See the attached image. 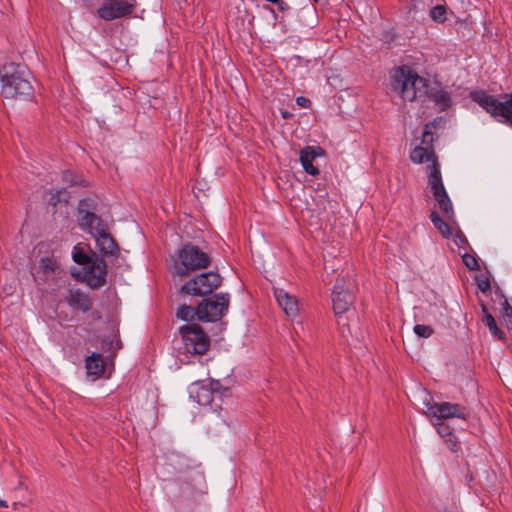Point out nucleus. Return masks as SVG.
Segmentation results:
<instances>
[{
	"label": "nucleus",
	"instance_id": "33",
	"mask_svg": "<svg viewBox=\"0 0 512 512\" xmlns=\"http://www.w3.org/2000/svg\"><path fill=\"white\" fill-rule=\"evenodd\" d=\"M502 308L504 316L512 319V307L508 303L507 299L503 300Z\"/></svg>",
	"mask_w": 512,
	"mask_h": 512
},
{
	"label": "nucleus",
	"instance_id": "32",
	"mask_svg": "<svg viewBox=\"0 0 512 512\" xmlns=\"http://www.w3.org/2000/svg\"><path fill=\"white\" fill-rule=\"evenodd\" d=\"M68 193L66 190H58L52 197L50 198L49 202L53 206H55L58 202L64 200L67 202Z\"/></svg>",
	"mask_w": 512,
	"mask_h": 512
},
{
	"label": "nucleus",
	"instance_id": "26",
	"mask_svg": "<svg viewBox=\"0 0 512 512\" xmlns=\"http://www.w3.org/2000/svg\"><path fill=\"white\" fill-rule=\"evenodd\" d=\"M452 236L453 242L459 249H466L468 246V240L458 226L454 228Z\"/></svg>",
	"mask_w": 512,
	"mask_h": 512
},
{
	"label": "nucleus",
	"instance_id": "1",
	"mask_svg": "<svg viewBox=\"0 0 512 512\" xmlns=\"http://www.w3.org/2000/svg\"><path fill=\"white\" fill-rule=\"evenodd\" d=\"M434 123H427L423 129L421 145L416 146L410 153V159L415 164H422L430 161L428 166V185L433 194L438 208L446 215L453 214V205L442 181L440 164L432 147L434 141Z\"/></svg>",
	"mask_w": 512,
	"mask_h": 512
},
{
	"label": "nucleus",
	"instance_id": "21",
	"mask_svg": "<svg viewBox=\"0 0 512 512\" xmlns=\"http://www.w3.org/2000/svg\"><path fill=\"white\" fill-rule=\"evenodd\" d=\"M104 367V360L100 354H92L86 358V371L88 376H92L93 379L102 376Z\"/></svg>",
	"mask_w": 512,
	"mask_h": 512
},
{
	"label": "nucleus",
	"instance_id": "19",
	"mask_svg": "<svg viewBox=\"0 0 512 512\" xmlns=\"http://www.w3.org/2000/svg\"><path fill=\"white\" fill-rule=\"evenodd\" d=\"M441 212L449 221H452L451 224L444 221L436 211L430 213V220L444 238H449L453 235L454 228L457 226L454 221V213L446 215L442 210Z\"/></svg>",
	"mask_w": 512,
	"mask_h": 512
},
{
	"label": "nucleus",
	"instance_id": "24",
	"mask_svg": "<svg viewBox=\"0 0 512 512\" xmlns=\"http://www.w3.org/2000/svg\"><path fill=\"white\" fill-rule=\"evenodd\" d=\"M176 316L177 318L184 321L192 320L194 319L195 316H197L196 308H193L192 306L189 305H182L181 307L178 308Z\"/></svg>",
	"mask_w": 512,
	"mask_h": 512
},
{
	"label": "nucleus",
	"instance_id": "35",
	"mask_svg": "<svg viewBox=\"0 0 512 512\" xmlns=\"http://www.w3.org/2000/svg\"><path fill=\"white\" fill-rule=\"evenodd\" d=\"M477 286L482 292L488 291L491 287L488 279L479 280Z\"/></svg>",
	"mask_w": 512,
	"mask_h": 512
},
{
	"label": "nucleus",
	"instance_id": "6",
	"mask_svg": "<svg viewBox=\"0 0 512 512\" xmlns=\"http://www.w3.org/2000/svg\"><path fill=\"white\" fill-rule=\"evenodd\" d=\"M183 351L190 355H203L210 346V339L204 330L197 324H188L180 328Z\"/></svg>",
	"mask_w": 512,
	"mask_h": 512
},
{
	"label": "nucleus",
	"instance_id": "17",
	"mask_svg": "<svg viewBox=\"0 0 512 512\" xmlns=\"http://www.w3.org/2000/svg\"><path fill=\"white\" fill-rule=\"evenodd\" d=\"M96 241V245L99 251L105 256L117 257L119 254V247L115 242L114 238L108 232V229L105 228L103 231L96 234L94 237Z\"/></svg>",
	"mask_w": 512,
	"mask_h": 512
},
{
	"label": "nucleus",
	"instance_id": "18",
	"mask_svg": "<svg viewBox=\"0 0 512 512\" xmlns=\"http://www.w3.org/2000/svg\"><path fill=\"white\" fill-rule=\"evenodd\" d=\"M67 304L74 310L81 312H88L92 308V301L90 297L79 289L69 290L66 298Z\"/></svg>",
	"mask_w": 512,
	"mask_h": 512
},
{
	"label": "nucleus",
	"instance_id": "3",
	"mask_svg": "<svg viewBox=\"0 0 512 512\" xmlns=\"http://www.w3.org/2000/svg\"><path fill=\"white\" fill-rule=\"evenodd\" d=\"M211 264L210 255L192 243L184 244L172 257V274L181 278L198 270L206 269Z\"/></svg>",
	"mask_w": 512,
	"mask_h": 512
},
{
	"label": "nucleus",
	"instance_id": "14",
	"mask_svg": "<svg viewBox=\"0 0 512 512\" xmlns=\"http://www.w3.org/2000/svg\"><path fill=\"white\" fill-rule=\"evenodd\" d=\"M274 296L287 317L294 319L298 316L300 308L296 296L281 288H274Z\"/></svg>",
	"mask_w": 512,
	"mask_h": 512
},
{
	"label": "nucleus",
	"instance_id": "7",
	"mask_svg": "<svg viewBox=\"0 0 512 512\" xmlns=\"http://www.w3.org/2000/svg\"><path fill=\"white\" fill-rule=\"evenodd\" d=\"M229 303L230 295L228 293L214 294L198 304L196 307L197 317L204 322H216L228 311Z\"/></svg>",
	"mask_w": 512,
	"mask_h": 512
},
{
	"label": "nucleus",
	"instance_id": "20",
	"mask_svg": "<svg viewBox=\"0 0 512 512\" xmlns=\"http://www.w3.org/2000/svg\"><path fill=\"white\" fill-rule=\"evenodd\" d=\"M195 399L201 406H210L213 411L221 409V406L216 403L218 400L215 394L208 387H200L196 392Z\"/></svg>",
	"mask_w": 512,
	"mask_h": 512
},
{
	"label": "nucleus",
	"instance_id": "5",
	"mask_svg": "<svg viewBox=\"0 0 512 512\" xmlns=\"http://www.w3.org/2000/svg\"><path fill=\"white\" fill-rule=\"evenodd\" d=\"M471 99L486 110L496 121L512 127V92L500 101L483 90L473 91Z\"/></svg>",
	"mask_w": 512,
	"mask_h": 512
},
{
	"label": "nucleus",
	"instance_id": "22",
	"mask_svg": "<svg viewBox=\"0 0 512 512\" xmlns=\"http://www.w3.org/2000/svg\"><path fill=\"white\" fill-rule=\"evenodd\" d=\"M482 321L489 328L491 334L498 340L505 338V333L497 326L495 318L489 313L486 305H481Z\"/></svg>",
	"mask_w": 512,
	"mask_h": 512
},
{
	"label": "nucleus",
	"instance_id": "23",
	"mask_svg": "<svg viewBox=\"0 0 512 512\" xmlns=\"http://www.w3.org/2000/svg\"><path fill=\"white\" fill-rule=\"evenodd\" d=\"M39 267L44 274L54 273L58 267L57 261L52 257H44L39 262Z\"/></svg>",
	"mask_w": 512,
	"mask_h": 512
},
{
	"label": "nucleus",
	"instance_id": "13",
	"mask_svg": "<svg viewBox=\"0 0 512 512\" xmlns=\"http://www.w3.org/2000/svg\"><path fill=\"white\" fill-rule=\"evenodd\" d=\"M424 97H427L430 101L442 111L448 109L452 104L451 95L448 91L443 89L440 84L434 83L430 85L429 81L426 82Z\"/></svg>",
	"mask_w": 512,
	"mask_h": 512
},
{
	"label": "nucleus",
	"instance_id": "15",
	"mask_svg": "<svg viewBox=\"0 0 512 512\" xmlns=\"http://www.w3.org/2000/svg\"><path fill=\"white\" fill-rule=\"evenodd\" d=\"M325 151L320 146H306L300 152V162L306 173L317 176L320 171L312 164L313 160L321 157Z\"/></svg>",
	"mask_w": 512,
	"mask_h": 512
},
{
	"label": "nucleus",
	"instance_id": "30",
	"mask_svg": "<svg viewBox=\"0 0 512 512\" xmlns=\"http://www.w3.org/2000/svg\"><path fill=\"white\" fill-rule=\"evenodd\" d=\"M462 260H463V263L465 264V266L469 270H478L479 269L478 261L475 256L466 252L462 255Z\"/></svg>",
	"mask_w": 512,
	"mask_h": 512
},
{
	"label": "nucleus",
	"instance_id": "25",
	"mask_svg": "<svg viewBox=\"0 0 512 512\" xmlns=\"http://www.w3.org/2000/svg\"><path fill=\"white\" fill-rule=\"evenodd\" d=\"M429 15L433 21L444 23L447 19L446 7L444 5H436L430 9Z\"/></svg>",
	"mask_w": 512,
	"mask_h": 512
},
{
	"label": "nucleus",
	"instance_id": "16",
	"mask_svg": "<svg viewBox=\"0 0 512 512\" xmlns=\"http://www.w3.org/2000/svg\"><path fill=\"white\" fill-rule=\"evenodd\" d=\"M107 267L102 259H96L86 273L87 283L92 288H99L106 282Z\"/></svg>",
	"mask_w": 512,
	"mask_h": 512
},
{
	"label": "nucleus",
	"instance_id": "4",
	"mask_svg": "<svg viewBox=\"0 0 512 512\" xmlns=\"http://www.w3.org/2000/svg\"><path fill=\"white\" fill-rule=\"evenodd\" d=\"M427 79L419 76L409 66L395 68L390 77L391 89L404 101L424 97Z\"/></svg>",
	"mask_w": 512,
	"mask_h": 512
},
{
	"label": "nucleus",
	"instance_id": "38",
	"mask_svg": "<svg viewBox=\"0 0 512 512\" xmlns=\"http://www.w3.org/2000/svg\"><path fill=\"white\" fill-rule=\"evenodd\" d=\"M276 5L281 11H285L289 8L288 4L284 0H281L279 3H276Z\"/></svg>",
	"mask_w": 512,
	"mask_h": 512
},
{
	"label": "nucleus",
	"instance_id": "41",
	"mask_svg": "<svg viewBox=\"0 0 512 512\" xmlns=\"http://www.w3.org/2000/svg\"><path fill=\"white\" fill-rule=\"evenodd\" d=\"M314 2H318L319 0H313Z\"/></svg>",
	"mask_w": 512,
	"mask_h": 512
},
{
	"label": "nucleus",
	"instance_id": "29",
	"mask_svg": "<svg viewBox=\"0 0 512 512\" xmlns=\"http://www.w3.org/2000/svg\"><path fill=\"white\" fill-rule=\"evenodd\" d=\"M413 331L421 338H429L434 333V329L431 326L424 324H416Z\"/></svg>",
	"mask_w": 512,
	"mask_h": 512
},
{
	"label": "nucleus",
	"instance_id": "2",
	"mask_svg": "<svg viewBox=\"0 0 512 512\" xmlns=\"http://www.w3.org/2000/svg\"><path fill=\"white\" fill-rule=\"evenodd\" d=\"M2 95L7 99H28L33 95L30 72L25 65L8 63L0 71Z\"/></svg>",
	"mask_w": 512,
	"mask_h": 512
},
{
	"label": "nucleus",
	"instance_id": "8",
	"mask_svg": "<svg viewBox=\"0 0 512 512\" xmlns=\"http://www.w3.org/2000/svg\"><path fill=\"white\" fill-rule=\"evenodd\" d=\"M221 276L216 272L201 273L186 281L180 288V292L191 296H205L211 294L221 285Z\"/></svg>",
	"mask_w": 512,
	"mask_h": 512
},
{
	"label": "nucleus",
	"instance_id": "10",
	"mask_svg": "<svg viewBox=\"0 0 512 512\" xmlns=\"http://www.w3.org/2000/svg\"><path fill=\"white\" fill-rule=\"evenodd\" d=\"M136 6V0H105L97 9V15L102 20L112 21L131 15Z\"/></svg>",
	"mask_w": 512,
	"mask_h": 512
},
{
	"label": "nucleus",
	"instance_id": "9",
	"mask_svg": "<svg viewBox=\"0 0 512 512\" xmlns=\"http://www.w3.org/2000/svg\"><path fill=\"white\" fill-rule=\"evenodd\" d=\"M94 203L90 199H82L78 204L80 214L79 226L82 230L90 233L93 237L107 228L102 219L94 213Z\"/></svg>",
	"mask_w": 512,
	"mask_h": 512
},
{
	"label": "nucleus",
	"instance_id": "12",
	"mask_svg": "<svg viewBox=\"0 0 512 512\" xmlns=\"http://www.w3.org/2000/svg\"><path fill=\"white\" fill-rule=\"evenodd\" d=\"M353 301V294L344 287V279L337 278L332 291V304L335 314L341 315L347 312Z\"/></svg>",
	"mask_w": 512,
	"mask_h": 512
},
{
	"label": "nucleus",
	"instance_id": "37",
	"mask_svg": "<svg viewBox=\"0 0 512 512\" xmlns=\"http://www.w3.org/2000/svg\"><path fill=\"white\" fill-rule=\"evenodd\" d=\"M63 177H64V180H65L66 182H69L71 185H76V184H78V183H77V181H75V180H73V179H72V174H71L70 172H68V171H66V172L64 173Z\"/></svg>",
	"mask_w": 512,
	"mask_h": 512
},
{
	"label": "nucleus",
	"instance_id": "34",
	"mask_svg": "<svg viewBox=\"0 0 512 512\" xmlns=\"http://www.w3.org/2000/svg\"><path fill=\"white\" fill-rule=\"evenodd\" d=\"M296 104L302 108H308L310 106V100L304 96L296 98Z\"/></svg>",
	"mask_w": 512,
	"mask_h": 512
},
{
	"label": "nucleus",
	"instance_id": "11",
	"mask_svg": "<svg viewBox=\"0 0 512 512\" xmlns=\"http://www.w3.org/2000/svg\"><path fill=\"white\" fill-rule=\"evenodd\" d=\"M427 415L438 420L451 418L467 420L470 416V411L467 407L458 403L439 402L428 406Z\"/></svg>",
	"mask_w": 512,
	"mask_h": 512
},
{
	"label": "nucleus",
	"instance_id": "40",
	"mask_svg": "<svg viewBox=\"0 0 512 512\" xmlns=\"http://www.w3.org/2000/svg\"><path fill=\"white\" fill-rule=\"evenodd\" d=\"M267 2H270V3H273V4H276V3H279L281 0H266Z\"/></svg>",
	"mask_w": 512,
	"mask_h": 512
},
{
	"label": "nucleus",
	"instance_id": "27",
	"mask_svg": "<svg viewBox=\"0 0 512 512\" xmlns=\"http://www.w3.org/2000/svg\"><path fill=\"white\" fill-rule=\"evenodd\" d=\"M72 259L79 265H86L90 262L89 256L78 246H75L73 249Z\"/></svg>",
	"mask_w": 512,
	"mask_h": 512
},
{
	"label": "nucleus",
	"instance_id": "39",
	"mask_svg": "<svg viewBox=\"0 0 512 512\" xmlns=\"http://www.w3.org/2000/svg\"><path fill=\"white\" fill-rule=\"evenodd\" d=\"M8 504L5 500L0 499V508H7Z\"/></svg>",
	"mask_w": 512,
	"mask_h": 512
},
{
	"label": "nucleus",
	"instance_id": "31",
	"mask_svg": "<svg viewBox=\"0 0 512 512\" xmlns=\"http://www.w3.org/2000/svg\"><path fill=\"white\" fill-rule=\"evenodd\" d=\"M436 426L437 432L440 434L441 437L446 438L450 437V439L453 438V433L450 431V428L448 425H446L443 422H438L434 424Z\"/></svg>",
	"mask_w": 512,
	"mask_h": 512
},
{
	"label": "nucleus",
	"instance_id": "36",
	"mask_svg": "<svg viewBox=\"0 0 512 512\" xmlns=\"http://www.w3.org/2000/svg\"><path fill=\"white\" fill-rule=\"evenodd\" d=\"M444 439H445V442L447 443V445H448L450 450H452V451H456L457 450V441H456V437H455L454 434H453V438L452 439H450V437H446Z\"/></svg>",
	"mask_w": 512,
	"mask_h": 512
},
{
	"label": "nucleus",
	"instance_id": "28",
	"mask_svg": "<svg viewBox=\"0 0 512 512\" xmlns=\"http://www.w3.org/2000/svg\"><path fill=\"white\" fill-rule=\"evenodd\" d=\"M208 388L211 391H213V394H215V397L218 401H220L223 396H226L229 393V389L223 388L221 383L217 380H212L210 383V387Z\"/></svg>",
	"mask_w": 512,
	"mask_h": 512
}]
</instances>
